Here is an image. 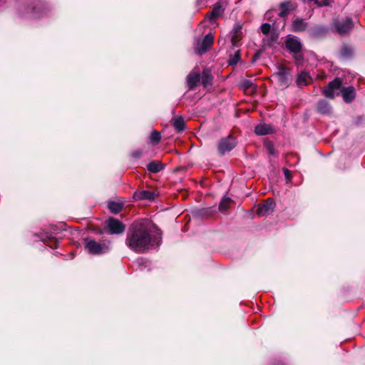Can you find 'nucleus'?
Here are the masks:
<instances>
[{"label":"nucleus","instance_id":"obj_3","mask_svg":"<svg viewBox=\"0 0 365 365\" xmlns=\"http://www.w3.org/2000/svg\"><path fill=\"white\" fill-rule=\"evenodd\" d=\"M353 27L352 19L348 16L341 19H334L331 25V30L340 35L349 33Z\"/></svg>","mask_w":365,"mask_h":365},{"label":"nucleus","instance_id":"obj_30","mask_svg":"<svg viewBox=\"0 0 365 365\" xmlns=\"http://www.w3.org/2000/svg\"><path fill=\"white\" fill-rule=\"evenodd\" d=\"M240 51H235V54L233 56H231L230 59H229V64L230 65H237V63L240 61Z\"/></svg>","mask_w":365,"mask_h":365},{"label":"nucleus","instance_id":"obj_6","mask_svg":"<svg viewBox=\"0 0 365 365\" xmlns=\"http://www.w3.org/2000/svg\"><path fill=\"white\" fill-rule=\"evenodd\" d=\"M274 76L277 78L279 86L283 88H287L292 81L290 69L284 66H279Z\"/></svg>","mask_w":365,"mask_h":365},{"label":"nucleus","instance_id":"obj_37","mask_svg":"<svg viewBox=\"0 0 365 365\" xmlns=\"http://www.w3.org/2000/svg\"><path fill=\"white\" fill-rule=\"evenodd\" d=\"M277 40V36H271L270 38L267 40V45L269 46H272L273 43H276Z\"/></svg>","mask_w":365,"mask_h":365},{"label":"nucleus","instance_id":"obj_10","mask_svg":"<svg viewBox=\"0 0 365 365\" xmlns=\"http://www.w3.org/2000/svg\"><path fill=\"white\" fill-rule=\"evenodd\" d=\"M275 207L273 199L268 198L264 203L259 205L257 209V214L259 216H265L272 212Z\"/></svg>","mask_w":365,"mask_h":365},{"label":"nucleus","instance_id":"obj_7","mask_svg":"<svg viewBox=\"0 0 365 365\" xmlns=\"http://www.w3.org/2000/svg\"><path fill=\"white\" fill-rule=\"evenodd\" d=\"M213 42V35L211 33L206 34L202 41H197L195 47V53L198 55H202L210 48Z\"/></svg>","mask_w":365,"mask_h":365},{"label":"nucleus","instance_id":"obj_33","mask_svg":"<svg viewBox=\"0 0 365 365\" xmlns=\"http://www.w3.org/2000/svg\"><path fill=\"white\" fill-rule=\"evenodd\" d=\"M260 29L264 34H267L270 31L271 26L268 23H264L261 25Z\"/></svg>","mask_w":365,"mask_h":365},{"label":"nucleus","instance_id":"obj_21","mask_svg":"<svg viewBox=\"0 0 365 365\" xmlns=\"http://www.w3.org/2000/svg\"><path fill=\"white\" fill-rule=\"evenodd\" d=\"M317 111L323 115L329 114L331 111V107L328 101L321 100L317 103Z\"/></svg>","mask_w":365,"mask_h":365},{"label":"nucleus","instance_id":"obj_16","mask_svg":"<svg viewBox=\"0 0 365 365\" xmlns=\"http://www.w3.org/2000/svg\"><path fill=\"white\" fill-rule=\"evenodd\" d=\"M274 132V128L269 124H258L255 128V133L257 135H264Z\"/></svg>","mask_w":365,"mask_h":365},{"label":"nucleus","instance_id":"obj_8","mask_svg":"<svg viewBox=\"0 0 365 365\" xmlns=\"http://www.w3.org/2000/svg\"><path fill=\"white\" fill-rule=\"evenodd\" d=\"M108 232L112 235H119L124 232L125 226L119 220L110 217L106 222Z\"/></svg>","mask_w":365,"mask_h":365},{"label":"nucleus","instance_id":"obj_40","mask_svg":"<svg viewBox=\"0 0 365 365\" xmlns=\"http://www.w3.org/2000/svg\"><path fill=\"white\" fill-rule=\"evenodd\" d=\"M272 365H284V364L281 361H277V362H273L272 364Z\"/></svg>","mask_w":365,"mask_h":365},{"label":"nucleus","instance_id":"obj_15","mask_svg":"<svg viewBox=\"0 0 365 365\" xmlns=\"http://www.w3.org/2000/svg\"><path fill=\"white\" fill-rule=\"evenodd\" d=\"M309 23L301 18H297L292 23V30L294 32H302L307 30Z\"/></svg>","mask_w":365,"mask_h":365},{"label":"nucleus","instance_id":"obj_35","mask_svg":"<svg viewBox=\"0 0 365 365\" xmlns=\"http://www.w3.org/2000/svg\"><path fill=\"white\" fill-rule=\"evenodd\" d=\"M316 4L319 7H322V6H329L330 3H329V0H322V1H317Z\"/></svg>","mask_w":365,"mask_h":365},{"label":"nucleus","instance_id":"obj_14","mask_svg":"<svg viewBox=\"0 0 365 365\" xmlns=\"http://www.w3.org/2000/svg\"><path fill=\"white\" fill-rule=\"evenodd\" d=\"M156 197L155 193L150 190H140L135 191L133 194V198L135 200H154Z\"/></svg>","mask_w":365,"mask_h":365},{"label":"nucleus","instance_id":"obj_9","mask_svg":"<svg viewBox=\"0 0 365 365\" xmlns=\"http://www.w3.org/2000/svg\"><path fill=\"white\" fill-rule=\"evenodd\" d=\"M285 46L291 53L300 51L302 49V42L299 38L295 36H287L285 41Z\"/></svg>","mask_w":365,"mask_h":365},{"label":"nucleus","instance_id":"obj_18","mask_svg":"<svg viewBox=\"0 0 365 365\" xmlns=\"http://www.w3.org/2000/svg\"><path fill=\"white\" fill-rule=\"evenodd\" d=\"M341 93L346 103H351L355 98V90L353 86L344 87Z\"/></svg>","mask_w":365,"mask_h":365},{"label":"nucleus","instance_id":"obj_38","mask_svg":"<svg viewBox=\"0 0 365 365\" xmlns=\"http://www.w3.org/2000/svg\"><path fill=\"white\" fill-rule=\"evenodd\" d=\"M51 242L53 243V245H51V244H46V245L49 246L50 247H56L58 246V242L57 240H54V241H52Z\"/></svg>","mask_w":365,"mask_h":365},{"label":"nucleus","instance_id":"obj_32","mask_svg":"<svg viewBox=\"0 0 365 365\" xmlns=\"http://www.w3.org/2000/svg\"><path fill=\"white\" fill-rule=\"evenodd\" d=\"M254 86V83L253 82L251 81V80H248V79H246V80H244L242 83H241V86L244 88V89H249V88H252Z\"/></svg>","mask_w":365,"mask_h":365},{"label":"nucleus","instance_id":"obj_11","mask_svg":"<svg viewBox=\"0 0 365 365\" xmlns=\"http://www.w3.org/2000/svg\"><path fill=\"white\" fill-rule=\"evenodd\" d=\"M329 29L327 26L318 24L309 29L307 33L312 38H319L325 36L328 33Z\"/></svg>","mask_w":365,"mask_h":365},{"label":"nucleus","instance_id":"obj_28","mask_svg":"<svg viewBox=\"0 0 365 365\" xmlns=\"http://www.w3.org/2000/svg\"><path fill=\"white\" fill-rule=\"evenodd\" d=\"M292 54L293 58L294 59L295 64L297 66H302V64L304 63V55H303L302 51H297L296 53H292Z\"/></svg>","mask_w":365,"mask_h":365},{"label":"nucleus","instance_id":"obj_4","mask_svg":"<svg viewBox=\"0 0 365 365\" xmlns=\"http://www.w3.org/2000/svg\"><path fill=\"white\" fill-rule=\"evenodd\" d=\"M237 145L235 138L232 135L221 138L217 143V150L219 154L222 156L226 153L230 152Z\"/></svg>","mask_w":365,"mask_h":365},{"label":"nucleus","instance_id":"obj_13","mask_svg":"<svg viewBox=\"0 0 365 365\" xmlns=\"http://www.w3.org/2000/svg\"><path fill=\"white\" fill-rule=\"evenodd\" d=\"M200 80L199 69H193L187 76V84L189 90L195 88Z\"/></svg>","mask_w":365,"mask_h":365},{"label":"nucleus","instance_id":"obj_22","mask_svg":"<svg viewBox=\"0 0 365 365\" xmlns=\"http://www.w3.org/2000/svg\"><path fill=\"white\" fill-rule=\"evenodd\" d=\"M354 55V50L353 48L347 45V44H344L341 48H340V51H339V56L341 58H344V59H349V58H351Z\"/></svg>","mask_w":365,"mask_h":365},{"label":"nucleus","instance_id":"obj_1","mask_svg":"<svg viewBox=\"0 0 365 365\" xmlns=\"http://www.w3.org/2000/svg\"><path fill=\"white\" fill-rule=\"evenodd\" d=\"M162 243V232L151 220L140 219L128 227L125 245L138 254L157 249Z\"/></svg>","mask_w":365,"mask_h":365},{"label":"nucleus","instance_id":"obj_27","mask_svg":"<svg viewBox=\"0 0 365 365\" xmlns=\"http://www.w3.org/2000/svg\"><path fill=\"white\" fill-rule=\"evenodd\" d=\"M289 2H282L280 4V11L279 13V16L280 17H285L287 16L289 11Z\"/></svg>","mask_w":365,"mask_h":365},{"label":"nucleus","instance_id":"obj_31","mask_svg":"<svg viewBox=\"0 0 365 365\" xmlns=\"http://www.w3.org/2000/svg\"><path fill=\"white\" fill-rule=\"evenodd\" d=\"M161 138L160 133L156 130H153L150 135V140L153 143H158Z\"/></svg>","mask_w":365,"mask_h":365},{"label":"nucleus","instance_id":"obj_42","mask_svg":"<svg viewBox=\"0 0 365 365\" xmlns=\"http://www.w3.org/2000/svg\"><path fill=\"white\" fill-rule=\"evenodd\" d=\"M270 154H273L272 150L270 149Z\"/></svg>","mask_w":365,"mask_h":365},{"label":"nucleus","instance_id":"obj_39","mask_svg":"<svg viewBox=\"0 0 365 365\" xmlns=\"http://www.w3.org/2000/svg\"><path fill=\"white\" fill-rule=\"evenodd\" d=\"M207 18L208 19L209 21H215L216 19H212V12L209 14L207 15Z\"/></svg>","mask_w":365,"mask_h":365},{"label":"nucleus","instance_id":"obj_12","mask_svg":"<svg viewBox=\"0 0 365 365\" xmlns=\"http://www.w3.org/2000/svg\"><path fill=\"white\" fill-rule=\"evenodd\" d=\"M47 10L45 3L38 1L36 6L31 8V17L39 19L46 14Z\"/></svg>","mask_w":365,"mask_h":365},{"label":"nucleus","instance_id":"obj_23","mask_svg":"<svg viewBox=\"0 0 365 365\" xmlns=\"http://www.w3.org/2000/svg\"><path fill=\"white\" fill-rule=\"evenodd\" d=\"M108 207L112 213L118 214L123 209V204L115 201H110L108 202Z\"/></svg>","mask_w":365,"mask_h":365},{"label":"nucleus","instance_id":"obj_26","mask_svg":"<svg viewBox=\"0 0 365 365\" xmlns=\"http://www.w3.org/2000/svg\"><path fill=\"white\" fill-rule=\"evenodd\" d=\"M224 12V9L220 4H217L214 6L212 10V18L217 19L218 16H221Z\"/></svg>","mask_w":365,"mask_h":365},{"label":"nucleus","instance_id":"obj_5","mask_svg":"<svg viewBox=\"0 0 365 365\" xmlns=\"http://www.w3.org/2000/svg\"><path fill=\"white\" fill-rule=\"evenodd\" d=\"M342 81L340 78H335L324 89L323 93L327 98H333L335 95H339L342 88Z\"/></svg>","mask_w":365,"mask_h":365},{"label":"nucleus","instance_id":"obj_41","mask_svg":"<svg viewBox=\"0 0 365 365\" xmlns=\"http://www.w3.org/2000/svg\"><path fill=\"white\" fill-rule=\"evenodd\" d=\"M269 12L268 11L266 13V16H269Z\"/></svg>","mask_w":365,"mask_h":365},{"label":"nucleus","instance_id":"obj_2","mask_svg":"<svg viewBox=\"0 0 365 365\" xmlns=\"http://www.w3.org/2000/svg\"><path fill=\"white\" fill-rule=\"evenodd\" d=\"M85 250L88 253L92 255H101L108 253L111 250V243L110 241L97 242L93 239H85Z\"/></svg>","mask_w":365,"mask_h":365},{"label":"nucleus","instance_id":"obj_25","mask_svg":"<svg viewBox=\"0 0 365 365\" xmlns=\"http://www.w3.org/2000/svg\"><path fill=\"white\" fill-rule=\"evenodd\" d=\"M309 73L306 71H302L297 78V84L299 86H303L307 85V78Z\"/></svg>","mask_w":365,"mask_h":365},{"label":"nucleus","instance_id":"obj_19","mask_svg":"<svg viewBox=\"0 0 365 365\" xmlns=\"http://www.w3.org/2000/svg\"><path fill=\"white\" fill-rule=\"evenodd\" d=\"M165 168V165L158 160H153L147 165V169L150 173H158Z\"/></svg>","mask_w":365,"mask_h":365},{"label":"nucleus","instance_id":"obj_20","mask_svg":"<svg viewBox=\"0 0 365 365\" xmlns=\"http://www.w3.org/2000/svg\"><path fill=\"white\" fill-rule=\"evenodd\" d=\"M213 77L211 74V71L209 68H204L202 77L201 82L204 87H207V86L212 85Z\"/></svg>","mask_w":365,"mask_h":365},{"label":"nucleus","instance_id":"obj_17","mask_svg":"<svg viewBox=\"0 0 365 365\" xmlns=\"http://www.w3.org/2000/svg\"><path fill=\"white\" fill-rule=\"evenodd\" d=\"M242 33V26L240 24H235L230 31V38L232 45L234 46H237V43L240 40V35Z\"/></svg>","mask_w":365,"mask_h":365},{"label":"nucleus","instance_id":"obj_34","mask_svg":"<svg viewBox=\"0 0 365 365\" xmlns=\"http://www.w3.org/2000/svg\"><path fill=\"white\" fill-rule=\"evenodd\" d=\"M131 156L135 159H139L143 156V152L140 149H137L132 153Z\"/></svg>","mask_w":365,"mask_h":365},{"label":"nucleus","instance_id":"obj_24","mask_svg":"<svg viewBox=\"0 0 365 365\" xmlns=\"http://www.w3.org/2000/svg\"><path fill=\"white\" fill-rule=\"evenodd\" d=\"M173 126L178 132H182L185 130V123L182 117L176 118L173 122Z\"/></svg>","mask_w":365,"mask_h":365},{"label":"nucleus","instance_id":"obj_36","mask_svg":"<svg viewBox=\"0 0 365 365\" xmlns=\"http://www.w3.org/2000/svg\"><path fill=\"white\" fill-rule=\"evenodd\" d=\"M283 172H284V176H285L287 180H290V179H291V173H290V171L287 168H283Z\"/></svg>","mask_w":365,"mask_h":365},{"label":"nucleus","instance_id":"obj_29","mask_svg":"<svg viewBox=\"0 0 365 365\" xmlns=\"http://www.w3.org/2000/svg\"><path fill=\"white\" fill-rule=\"evenodd\" d=\"M230 198L227 197H223L222 199L220 205H219V210L220 212H225L226 211L230 205Z\"/></svg>","mask_w":365,"mask_h":365}]
</instances>
